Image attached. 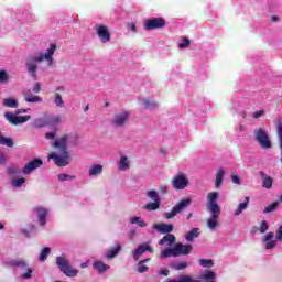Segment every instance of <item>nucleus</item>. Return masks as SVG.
Instances as JSON below:
<instances>
[{
  "label": "nucleus",
  "mask_w": 282,
  "mask_h": 282,
  "mask_svg": "<svg viewBox=\"0 0 282 282\" xmlns=\"http://www.w3.org/2000/svg\"><path fill=\"white\" fill-rule=\"evenodd\" d=\"M54 52H56V44H51L45 54L41 53L39 56H31L26 59V72L31 78L36 80V69H39L36 63H43L45 59L50 67H54Z\"/></svg>",
  "instance_id": "obj_1"
},
{
  "label": "nucleus",
  "mask_w": 282,
  "mask_h": 282,
  "mask_svg": "<svg viewBox=\"0 0 282 282\" xmlns=\"http://www.w3.org/2000/svg\"><path fill=\"white\" fill-rule=\"evenodd\" d=\"M67 140H69V134H63L59 139H57L53 147L59 151V155L56 152H51L48 154V160H54L56 166H67L69 162V152L67 151Z\"/></svg>",
  "instance_id": "obj_2"
},
{
  "label": "nucleus",
  "mask_w": 282,
  "mask_h": 282,
  "mask_svg": "<svg viewBox=\"0 0 282 282\" xmlns=\"http://www.w3.org/2000/svg\"><path fill=\"white\" fill-rule=\"evenodd\" d=\"M219 198V193L210 192L207 194V212L210 217L207 219V226L209 230H215L217 226H219V217L221 216V207L217 204V199Z\"/></svg>",
  "instance_id": "obj_3"
},
{
  "label": "nucleus",
  "mask_w": 282,
  "mask_h": 282,
  "mask_svg": "<svg viewBox=\"0 0 282 282\" xmlns=\"http://www.w3.org/2000/svg\"><path fill=\"white\" fill-rule=\"evenodd\" d=\"M254 140L262 147V149H272V142L270 135L265 131V128H256L253 130Z\"/></svg>",
  "instance_id": "obj_4"
},
{
  "label": "nucleus",
  "mask_w": 282,
  "mask_h": 282,
  "mask_svg": "<svg viewBox=\"0 0 282 282\" xmlns=\"http://www.w3.org/2000/svg\"><path fill=\"white\" fill-rule=\"evenodd\" d=\"M56 265L61 270V272H64L66 276H77L78 270L72 268V264H69V261L64 258V256H59L56 258Z\"/></svg>",
  "instance_id": "obj_5"
},
{
  "label": "nucleus",
  "mask_w": 282,
  "mask_h": 282,
  "mask_svg": "<svg viewBox=\"0 0 282 282\" xmlns=\"http://www.w3.org/2000/svg\"><path fill=\"white\" fill-rule=\"evenodd\" d=\"M191 204H193L191 198L182 199L172 208L171 212H166L164 214L165 219H173V217H176V215H180V213H184V210L187 209Z\"/></svg>",
  "instance_id": "obj_6"
},
{
  "label": "nucleus",
  "mask_w": 282,
  "mask_h": 282,
  "mask_svg": "<svg viewBox=\"0 0 282 282\" xmlns=\"http://www.w3.org/2000/svg\"><path fill=\"white\" fill-rule=\"evenodd\" d=\"M166 25V20L164 18H150L144 21V30L151 31V30H162Z\"/></svg>",
  "instance_id": "obj_7"
},
{
  "label": "nucleus",
  "mask_w": 282,
  "mask_h": 282,
  "mask_svg": "<svg viewBox=\"0 0 282 282\" xmlns=\"http://www.w3.org/2000/svg\"><path fill=\"white\" fill-rule=\"evenodd\" d=\"M4 118L7 121H9L10 124H13L14 127L19 124H23L28 122L29 120H32V117L30 115L26 116H17L12 112H6Z\"/></svg>",
  "instance_id": "obj_8"
},
{
  "label": "nucleus",
  "mask_w": 282,
  "mask_h": 282,
  "mask_svg": "<svg viewBox=\"0 0 282 282\" xmlns=\"http://www.w3.org/2000/svg\"><path fill=\"white\" fill-rule=\"evenodd\" d=\"M149 199H152V203H148L143 206L144 210H158L160 208V195L158 192L151 189L147 192Z\"/></svg>",
  "instance_id": "obj_9"
},
{
  "label": "nucleus",
  "mask_w": 282,
  "mask_h": 282,
  "mask_svg": "<svg viewBox=\"0 0 282 282\" xmlns=\"http://www.w3.org/2000/svg\"><path fill=\"white\" fill-rule=\"evenodd\" d=\"M188 184V178L183 173H180L172 178V186L175 191H184V188H187Z\"/></svg>",
  "instance_id": "obj_10"
},
{
  "label": "nucleus",
  "mask_w": 282,
  "mask_h": 282,
  "mask_svg": "<svg viewBox=\"0 0 282 282\" xmlns=\"http://www.w3.org/2000/svg\"><path fill=\"white\" fill-rule=\"evenodd\" d=\"M43 166V160L41 159H33L29 163H26L23 167V174L30 175L33 171H36V169H41Z\"/></svg>",
  "instance_id": "obj_11"
},
{
  "label": "nucleus",
  "mask_w": 282,
  "mask_h": 282,
  "mask_svg": "<svg viewBox=\"0 0 282 282\" xmlns=\"http://www.w3.org/2000/svg\"><path fill=\"white\" fill-rule=\"evenodd\" d=\"M97 36H99L101 43H109L111 41V33H109V29L102 24L97 26Z\"/></svg>",
  "instance_id": "obj_12"
},
{
  "label": "nucleus",
  "mask_w": 282,
  "mask_h": 282,
  "mask_svg": "<svg viewBox=\"0 0 282 282\" xmlns=\"http://www.w3.org/2000/svg\"><path fill=\"white\" fill-rule=\"evenodd\" d=\"M128 120H129V112H122V113L115 115L113 118L110 120V122L115 127H124Z\"/></svg>",
  "instance_id": "obj_13"
},
{
  "label": "nucleus",
  "mask_w": 282,
  "mask_h": 282,
  "mask_svg": "<svg viewBox=\"0 0 282 282\" xmlns=\"http://www.w3.org/2000/svg\"><path fill=\"white\" fill-rule=\"evenodd\" d=\"M174 248L176 257L191 254V252H193V245H183L182 242H177L174 245Z\"/></svg>",
  "instance_id": "obj_14"
},
{
  "label": "nucleus",
  "mask_w": 282,
  "mask_h": 282,
  "mask_svg": "<svg viewBox=\"0 0 282 282\" xmlns=\"http://www.w3.org/2000/svg\"><path fill=\"white\" fill-rule=\"evenodd\" d=\"M144 252H153V248H151L149 243H142L132 251V257L134 260L140 261V257H142Z\"/></svg>",
  "instance_id": "obj_15"
},
{
  "label": "nucleus",
  "mask_w": 282,
  "mask_h": 282,
  "mask_svg": "<svg viewBox=\"0 0 282 282\" xmlns=\"http://www.w3.org/2000/svg\"><path fill=\"white\" fill-rule=\"evenodd\" d=\"M22 96L25 102H43V98L39 95H34L30 89H23Z\"/></svg>",
  "instance_id": "obj_16"
},
{
  "label": "nucleus",
  "mask_w": 282,
  "mask_h": 282,
  "mask_svg": "<svg viewBox=\"0 0 282 282\" xmlns=\"http://www.w3.org/2000/svg\"><path fill=\"white\" fill-rule=\"evenodd\" d=\"M34 213H36L37 217H39V224L40 226H45L47 224V209L43 208V207H34L33 208Z\"/></svg>",
  "instance_id": "obj_17"
},
{
  "label": "nucleus",
  "mask_w": 282,
  "mask_h": 282,
  "mask_svg": "<svg viewBox=\"0 0 282 282\" xmlns=\"http://www.w3.org/2000/svg\"><path fill=\"white\" fill-rule=\"evenodd\" d=\"M154 230H158V232H161V235H170V232H173L174 226L171 224H155L153 225Z\"/></svg>",
  "instance_id": "obj_18"
},
{
  "label": "nucleus",
  "mask_w": 282,
  "mask_h": 282,
  "mask_svg": "<svg viewBox=\"0 0 282 282\" xmlns=\"http://www.w3.org/2000/svg\"><path fill=\"white\" fill-rule=\"evenodd\" d=\"M276 122V133H278V138H279V144H280V162L282 164V118H276L275 119Z\"/></svg>",
  "instance_id": "obj_19"
},
{
  "label": "nucleus",
  "mask_w": 282,
  "mask_h": 282,
  "mask_svg": "<svg viewBox=\"0 0 282 282\" xmlns=\"http://www.w3.org/2000/svg\"><path fill=\"white\" fill-rule=\"evenodd\" d=\"M45 116H46V124L48 127H54L56 124H61V120H62V117L61 115H50L47 112H45Z\"/></svg>",
  "instance_id": "obj_20"
},
{
  "label": "nucleus",
  "mask_w": 282,
  "mask_h": 282,
  "mask_svg": "<svg viewBox=\"0 0 282 282\" xmlns=\"http://www.w3.org/2000/svg\"><path fill=\"white\" fill-rule=\"evenodd\" d=\"M176 238L173 234H166L160 241L159 246H173L175 243Z\"/></svg>",
  "instance_id": "obj_21"
},
{
  "label": "nucleus",
  "mask_w": 282,
  "mask_h": 282,
  "mask_svg": "<svg viewBox=\"0 0 282 282\" xmlns=\"http://www.w3.org/2000/svg\"><path fill=\"white\" fill-rule=\"evenodd\" d=\"M260 177L262 178V186L263 188H272L273 180L272 177L268 176L265 172H259Z\"/></svg>",
  "instance_id": "obj_22"
},
{
  "label": "nucleus",
  "mask_w": 282,
  "mask_h": 282,
  "mask_svg": "<svg viewBox=\"0 0 282 282\" xmlns=\"http://www.w3.org/2000/svg\"><path fill=\"white\" fill-rule=\"evenodd\" d=\"M200 279L205 282H215V279H217V274L215 273V271L205 270V272L200 274Z\"/></svg>",
  "instance_id": "obj_23"
},
{
  "label": "nucleus",
  "mask_w": 282,
  "mask_h": 282,
  "mask_svg": "<svg viewBox=\"0 0 282 282\" xmlns=\"http://www.w3.org/2000/svg\"><path fill=\"white\" fill-rule=\"evenodd\" d=\"M226 175V171L224 169H219L216 173L215 180V188H221V184H224V176Z\"/></svg>",
  "instance_id": "obj_24"
},
{
  "label": "nucleus",
  "mask_w": 282,
  "mask_h": 282,
  "mask_svg": "<svg viewBox=\"0 0 282 282\" xmlns=\"http://www.w3.org/2000/svg\"><path fill=\"white\" fill-rule=\"evenodd\" d=\"M3 107H8L9 109H18L19 101L12 97L6 98L2 100Z\"/></svg>",
  "instance_id": "obj_25"
},
{
  "label": "nucleus",
  "mask_w": 282,
  "mask_h": 282,
  "mask_svg": "<svg viewBox=\"0 0 282 282\" xmlns=\"http://www.w3.org/2000/svg\"><path fill=\"white\" fill-rule=\"evenodd\" d=\"M272 239H274L273 232H269L264 237V241H267V245H265L267 250H272V248L276 246V240H272Z\"/></svg>",
  "instance_id": "obj_26"
},
{
  "label": "nucleus",
  "mask_w": 282,
  "mask_h": 282,
  "mask_svg": "<svg viewBox=\"0 0 282 282\" xmlns=\"http://www.w3.org/2000/svg\"><path fill=\"white\" fill-rule=\"evenodd\" d=\"M248 204H250V197H245V202L240 203L238 205V208L235 212V217H239V215H241V213H243V210H246V208H248Z\"/></svg>",
  "instance_id": "obj_27"
},
{
  "label": "nucleus",
  "mask_w": 282,
  "mask_h": 282,
  "mask_svg": "<svg viewBox=\"0 0 282 282\" xmlns=\"http://www.w3.org/2000/svg\"><path fill=\"white\" fill-rule=\"evenodd\" d=\"M164 282H202V281L195 280L191 275H181L178 280H173L171 278H167Z\"/></svg>",
  "instance_id": "obj_28"
},
{
  "label": "nucleus",
  "mask_w": 282,
  "mask_h": 282,
  "mask_svg": "<svg viewBox=\"0 0 282 282\" xmlns=\"http://www.w3.org/2000/svg\"><path fill=\"white\" fill-rule=\"evenodd\" d=\"M120 250H122V245L117 243L116 247L111 248L108 251L107 259H116V257H118V253L120 252Z\"/></svg>",
  "instance_id": "obj_29"
},
{
  "label": "nucleus",
  "mask_w": 282,
  "mask_h": 282,
  "mask_svg": "<svg viewBox=\"0 0 282 282\" xmlns=\"http://www.w3.org/2000/svg\"><path fill=\"white\" fill-rule=\"evenodd\" d=\"M33 127H35V129H43L45 127H48L46 115L44 113L43 118H40L33 121Z\"/></svg>",
  "instance_id": "obj_30"
},
{
  "label": "nucleus",
  "mask_w": 282,
  "mask_h": 282,
  "mask_svg": "<svg viewBox=\"0 0 282 282\" xmlns=\"http://www.w3.org/2000/svg\"><path fill=\"white\" fill-rule=\"evenodd\" d=\"M169 257H177V253L175 252V247L167 248L161 252V259H169Z\"/></svg>",
  "instance_id": "obj_31"
},
{
  "label": "nucleus",
  "mask_w": 282,
  "mask_h": 282,
  "mask_svg": "<svg viewBox=\"0 0 282 282\" xmlns=\"http://www.w3.org/2000/svg\"><path fill=\"white\" fill-rule=\"evenodd\" d=\"M9 265L11 268H28V263H25V261H23L22 259L11 260L9 262Z\"/></svg>",
  "instance_id": "obj_32"
},
{
  "label": "nucleus",
  "mask_w": 282,
  "mask_h": 282,
  "mask_svg": "<svg viewBox=\"0 0 282 282\" xmlns=\"http://www.w3.org/2000/svg\"><path fill=\"white\" fill-rule=\"evenodd\" d=\"M119 171H129V159L127 156L120 158Z\"/></svg>",
  "instance_id": "obj_33"
},
{
  "label": "nucleus",
  "mask_w": 282,
  "mask_h": 282,
  "mask_svg": "<svg viewBox=\"0 0 282 282\" xmlns=\"http://www.w3.org/2000/svg\"><path fill=\"white\" fill-rule=\"evenodd\" d=\"M196 237H199V228H193L189 230L185 239L186 241H193V239H196Z\"/></svg>",
  "instance_id": "obj_34"
},
{
  "label": "nucleus",
  "mask_w": 282,
  "mask_h": 282,
  "mask_svg": "<svg viewBox=\"0 0 282 282\" xmlns=\"http://www.w3.org/2000/svg\"><path fill=\"white\" fill-rule=\"evenodd\" d=\"M100 173H102V165H91L89 170V177L100 175Z\"/></svg>",
  "instance_id": "obj_35"
},
{
  "label": "nucleus",
  "mask_w": 282,
  "mask_h": 282,
  "mask_svg": "<svg viewBox=\"0 0 282 282\" xmlns=\"http://www.w3.org/2000/svg\"><path fill=\"white\" fill-rule=\"evenodd\" d=\"M198 263L202 268H213L215 265V262L210 259H199Z\"/></svg>",
  "instance_id": "obj_36"
},
{
  "label": "nucleus",
  "mask_w": 282,
  "mask_h": 282,
  "mask_svg": "<svg viewBox=\"0 0 282 282\" xmlns=\"http://www.w3.org/2000/svg\"><path fill=\"white\" fill-rule=\"evenodd\" d=\"M130 224H138L140 228H147V223L138 216L132 217Z\"/></svg>",
  "instance_id": "obj_37"
},
{
  "label": "nucleus",
  "mask_w": 282,
  "mask_h": 282,
  "mask_svg": "<svg viewBox=\"0 0 282 282\" xmlns=\"http://www.w3.org/2000/svg\"><path fill=\"white\" fill-rule=\"evenodd\" d=\"M94 268H95V270H98L100 273L105 272L106 270H109V265H107L100 261L95 262Z\"/></svg>",
  "instance_id": "obj_38"
},
{
  "label": "nucleus",
  "mask_w": 282,
  "mask_h": 282,
  "mask_svg": "<svg viewBox=\"0 0 282 282\" xmlns=\"http://www.w3.org/2000/svg\"><path fill=\"white\" fill-rule=\"evenodd\" d=\"M50 252H52V249L50 247H45L42 249L40 254V261L43 262L47 257H50Z\"/></svg>",
  "instance_id": "obj_39"
},
{
  "label": "nucleus",
  "mask_w": 282,
  "mask_h": 282,
  "mask_svg": "<svg viewBox=\"0 0 282 282\" xmlns=\"http://www.w3.org/2000/svg\"><path fill=\"white\" fill-rule=\"evenodd\" d=\"M173 270H186L188 268V262L182 261V262H176L172 264Z\"/></svg>",
  "instance_id": "obj_40"
},
{
  "label": "nucleus",
  "mask_w": 282,
  "mask_h": 282,
  "mask_svg": "<svg viewBox=\"0 0 282 282\" xmlns=\"http://www.w3.org/2000/svg\"><path fill=\"white\" fill-rule=\"evenodd\" d=\"M276 208H279V202H274V203L268 205V206L264 208L263 213H264V214L273 213V210H276Z\"/></svg>",
  "instance_id": "obj_41"
},
{
  "label": "nucleus",
  "mask_w": 282,
  "mask_h": 282,
  "mask_svg": "<svg viewBox=\"0 0 282 282\" xmlns=\"http://www.w3.org/2000/svg\"><path fill=\"white\" fill-rule=\"evenodd\" d=\"M137 272H139V274H144V272H149V267H147L144 262L139 261L137 267Z\"/></svg>",
  "instance_id": "obj_42"
},
{
  "label": "nucleus",
  "mask_w": 282,
  "mask_h": 282,
  "mask_svg": "<svg viewBox=\"0 0 282 282\" xmlns=\"http://www.w3.org/2000/svg\"><path fill=\"white\" fill-rule=\"evenodd\" d=\"M23 184H25L24 177L17 178V180L12 181V186H14L15 188H21L23 186Z\"/></svg>",
  "instance_id": "obj_43"
},
{
  "label": "nucleus",
  "mask_w": 282,
  "mask_h": 282,
  "mask_svg": "<svg viewBox=\"0 0 282 282\" xmlns=\"http://www.w3.org/2000/svg\"><path fill=\"white\" fill-rule=\"evenodd\" d=\"M54 102L57 107H65V101H63V97L58 93L55 94Z\"/></svg>",
  "instance_id": "obj_44"
},
{
  "label": "nucleus",
  "mask_w": 282,
  "mask_h": 282,
  "mask_svg": "<svg viewBox=\"0 0 282 282\" xmlns=\"http://www.w3.org/2000/svg\"><path fill=\"white\" fill-rule=\"evenodd\" d=\"M76 176H72L69 174H58L57 178L59 182H67L69 180H75Z\"/></svg>",
  "instance_id": "obj_45"
},
{
  "label": "nucleus",
  "mask_w": 282,
  "mask_h": 282,
  "mask_svg": "<svg viewBox=\"0 0 282 282\" xmlns=\"http://www.w3.org/2000/svg\"><path fill=\"white\" fill-rule=\"evenodd\" d=\"M10 80V76L8 75V72L0 70V83H8Z\"/></svg>",
  "instance_id": "obj_46"
},
{
  "label": "nucleus",
  "mask_w": 282,
  "mask_h": 282,
  "mask_svg": "<svg viewBox=\"0 0 282 282\" xmlns=\"http://www.w3.org/2000/svg\"><path fill=\"white\" fill-rule=\"evenodd\" d=\"M143 107H145V109H149V107H158V104H155V101L151 99H143Z\"/></svg>",
  "instance_id": "obj_47"
},
{
  "label": "nucleus",
  "mask_w": 282,
  "mask_h": 282,
  "mask_svg": "<svg viewBox=\"0 0 282 282\" xmlns=\"http://www.w3.org/2000/svg\"><path fill=\"white\" fill-rule=\"evenodd\" d=\"M268 228H269L268 220H262L259 228L260 232L263 235V232H265Z\"/></svg>",
  "instance_id": "obj_48"
},
{
  "label": "nucleus",
  "mask_w": 282,
  "mask_h": 282,
  "mask_svg": "<svg viewBox=\"0 0 282 282\" xmlns=\"http://www.w3.org/2000/svg\"><path fill=\"white\" fill-rule=\"evenodd\" d=\"M32 268H28L26 272L22 273V279H32Z\"/></svg>",
  "instance_id": "obj_49"
},
{
  "label": "nucleus",
  "mask_w": 282,
  "mask_h": 282,
  "mask_svg": "<svg viewBox=\"0 0 282 282\" xmlns=\"http://www.w3.org/2000/svg\"><path fill=\"white\" fill-rule=\"evenodd\" d=\"M183 42L178 44V47L184 48V47H188V45H191V40H188L187 37H183Z\"/></svg>",
  "instance_id": "obj_50"
},
{
  "label": "nucleus",
  "mask_w": 282,
  "mask_h": 282,
  "mask_svg": "<svg viewBox=\"0 0 282 282\" xmlns=\"http://www.w3.org/2000/svg\"><path fill=\"white\" fill-rule=\"evenodd\" d=\"M232 184H241V177L239 175H231Z\"/></svg>",
  "instance_id": "obj_51"
},
{
  "label": "nucleus",
  "mask_w": 282,
  "mask_h": 282,
  "mask_svg": "<svg viewBox=\"0 0 282 282\" xmlns=\"http://www.w3.org/2000/svg\"><path fill=\"white\" fill-rule=\"evenodd\" d=\"M45 138H46V140H55L56 132H46Z\"/></svg>",
  "instance_id": "obj_52"
},
{
  "label": "nucleus",
  "mask_w": 282,
  "mask_h": 282,
  "mask_svg": "<svg viewBox=\"0 0 282 282\" xmlns=\"http://www.w3.org/2000/svg\"><path fill=\"white\" fill-rule=\"evenodd\" d=\"M33 91H34V94H41V84L40 83L34 84Z\"/></svg>",
  "instance_id": "obj_53"
},
{
  "label": "nucleus",
  "mask_w": 282,
  "mask_h": 282,
  "mask_svg": "<svg viewBox=\"0 0 282 282\" xmlns=\"http://www.w3.org/2000/svg\"><path fill=\"white\" fill-rule=\"evenodd\" d=\"M160 193H162L163 195H166V193H169V186L166 185H161L159 188Z\"/></svg>",
  "instance_id": "obj_54"
},
{
  "label": "nucleus",
  "mask_w": 282,
  "mask_h": 282,
  "mask_svg": "<svg viewBox=\"0 0 282 282\" xmlns=\"http://www.w3.org/2000/svg\"><path fill=\"white\" fill-rule=\"evenodd\" d=\"M276 239L278 241H281L282 239V225L276 230Z\"/></svg>",
  "instance_id": "obj_55"
},
{
  "label": "nucleus",
  "mask_w": 282,
  "mask_h": 282,
  "mask_svg": "<svg viewBox=\"0 0 282 282\" xmlns=\"http://www.w3.org/2000/svg\"><path fill=\"white\" fill-rule=\"evenodd\" d=\"M263 113H265V111H263V110L256 111L253 113V118L257 120V119L261 118V116H263Z\"/></svg>",
  "instance_id": "obj_56"
},
{
  "label": "nucleus",
  "mask_w": 282,
  "mask_h": 282,
  "mask_svg": "<svg viewBox=\"0 0 282 282\" xmlns=\"http://www.w3.org/2000/svg\"><path fill=\"white\" fill-rule=\"evenodd\" d=\"M8 173L9 175H17V173H19V170L14 169V167H8Z\"/></svg>",
  "instance_id": "obj_57"
},
{
  "label": "nucleus",
  "mask_w": 282,
  "mask_h": 282,
  "mask_svg": "<svg viewBox=\"0 0 282 282\" xmlns=\"http://www.w3.org/2000/svg\"><path fill=\"white\" fill-rule=\"evenodd\" d=\"M128 29L131 30V32H134V33L138 32V29L135 28V23L128 24Z\"/></svg>",
  "instance_id": "obj_58"
},
{
  "label": "nucleus",
  "mask_w": 282,
  "mask_h": 282,
  "mask_svg": "<svg viewBox=\"0 0 282 282\" xmlns=\"http://www.w3.org/2000/svg\"><path fill=\"white\" fill-rule=\"evenodd\" d=\"M28 111H30V109H18V110L15 111V116H19V115H21V113H28Z\"/></svg>",
  "instance_id": "obj_59"
},
{
  "label": "nucleus",
  "mask_w": 282,
  "mask_h": 282,
  "mask_svg": "<svg viewBox=\"0 0 282 282\" xmlns=\"http://www.w3.org/2000/svg\"><path fill=\"white\" fill-rule=\"evenodd\" d=\"M160 274H161L162 276H169L170 271H169V269H163V270L160 271Z\"/></svg>",
  "instance_id": "obj_60"
},
{
  "label": "nucleus",
  "mask_w": 282,
  "mask_h": 282,
  "mask_svg": "<svg viewBox=\"0 0 282 282\" xmlns=\"http://www.w3.org/2000/svg\"><path fill=\"white\" fill-rule=\"evenodd\" d=\"M7 159H6V154H0V164H6Z\"/></svg>",
  "instance_id": "obj_61"
},
{
  "label": "nucleus",
  "mask_w": 282,
  "mask_h": 282,
  "mask_svg": "<svg viewBox=\"0 0 282 282\" xmlns=\"http://www.w3.org/2000/svg\"><path fill=\"white\" fill-rule=\"evenodd\" d=\"M271 21L272 23H276V21H279V18L276 15H272Z\"/></svg>",
  "instance_id": "obj_62"
},
{
  "label": "nucleus",
  "mask_w": 282,
  "mask_h": 282,
  "mask_svg": "<svg viewBox=\"0 0 282 282\" xmlns=\"http://www.w3.org/2000/svg\"><path fill=\"white\" fill-rule=\"evenodd\" d=\"M149 261H151V258H147V259L141 260V262H143V264L149 263Z\"/></svg>",
  "instance_id": "obj_63"
},
{
  "label": "nucleus",
  "mask_w": 282,
  "mask_h": 282,
  "mask_svg": "<svg viewBox=\"0 0 282 282\" xmlns=\"http://www.w3.org/2000/svg\"><path fill=\"white\" fill-rule=\"evenodd\" d=\"M191 217H193V213L187 215V219H191Z\"/></svg>",
  "instance_id": "obj_64"
}]
</instances>
